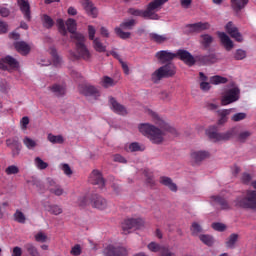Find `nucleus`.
Masks as SVG:
<instances>
[{"label": "nucleus", "instance_id": "nucleus-1", "mask_svg": "<svg viewBox=\"0 0 256 256\" xmlns=\"http://www.w3.org/2000/svg\"><path fill=\"white\" fill-rule=\"evenodd\" d=\"M147 113L154 119V122L156 125H158V127L153 124L143 123L138 126V129L140 133L144 135V137H147V139L151 141V143L154 145H161V143L165 141V132L169 131L170 133H173L175 129L168 126V124L159 118V115L153 112V110H147Z\"/></svg>", "mask_w": 256, "mask_h": 256}, {"label": "nucleus", "instance_id": "nucleus-2", "mask_svg": "<svg viewBox=\"0 0 256 256\" xmlns=\"http://www.w3.org/2000/svg\"><path fill=\"white\" fill-rule=\"evenodd\" d=\"M167 1L169 0H153L148 4L146 10L130 8L128 12L130 15H134V17H143L144 19L158 21L159 14H157V11H160L161 7H163Z\"/></svg>", "mask_w": 256, "mask_h": 256}, {"label": "nucleus", "instance_id": "nucleus-3", "mask_svg": "<svg viewBox=\"0 0 256 256\" xmlns=\"http://www.w3.org/2000/svg\"><path fill=\"white\" fill-rule=\"evenodd\" d=\"M71 39L75 42L76 53L70 50L69 59H71V61H77L79 59L89 61V59H91V52L85 45V36L83 34H74L71 36Z\"/></svg>", "mask_w": 256, "mask_h": 256}, {"label": "nucleus", "instance_id": "nucleus-4", "mask_svg": "<svg viewBox=\"0 0 256 256\" xmlns=\"http://www.w3.org/2000/svg\"><path fill=\"white\" fill-rule=\"evenodd\" d=\"M177 73V66L173 63H167L158 69H156L152 75L151 80L153 83H159L161 79H169V77H174Z\"/></svg>", "mask_w": 256, "mask_h": 256}, {"label": "nucleus", "instance_id": "nucleus-5", "mask_svg": "<svg viewBox=\"0 0 256 256\" xmlns=\"http://www.w3.org/2000/svg\"><path fill=\"white\" fill-rule=\"evenodd\" d=\"M240 97H241V90L239 89V87L234 86L232 88H228L224 90V92L221 95V98H220L221 105L223 107L227 105H231V103H235L239 101Z\"/></svg>", "mask_w": 256, "mask_h": 256}, {"label": "nucleus", "instance_id": "nucleus-6", "mask_svg": "<svg viewBox=\"0 0 256 256\" xmlns=\"http://www.w3.org/2000/svg\"><path fill=\"white\" fill-rule=\"evenodd\" d=\"M236 205L244 209H256V191L249 190L244 197L236 199Z\"/></svg>", "mask_w": 256, "mask_h": 256}, {"label": "nucleus", "instance_id": "nucleus-7", "mask_svg": "<svg viewBox=\"0 0 256 256\" xmlns=\"http://www.w3.org/2000/svg\"><path fill=\"white\" fill-rule=\"evenodd\" d=\"M145 227V220L143 218H127L122 222V229L124 233L131 229H143Z\"/></svg>", "mask_w": 256, "mask_h": 256}, {"label": "nucleus", "instance_id": "nucleus-8", "mask_svg": "<svg viewBox=\"0 0 256 256\" xmlns=\"http://www.w3.org/2000/svg\"><path fill=\"white\" fill-rule=\"evenodd\" d=\"M206 134L208 135L209 139L217 143L219 141H229V139L233 137V130L218 133V131L215 128H210L206 131Z\"/></svg>", "mask_w": 256, "mask_h": 256}, {"label": "nucleus", "instance_id": "nucleus-9", "mask_svg": "<svg viewBox=\"0 0 256 256\" xmlns=\"http://www.w3.org/2000/svg\"><path fill=\"white\" fill-rule=\"evenodd\" d=\"M79 93L84 97H92V99H98L101 97V90L91 84H82L79 86Z\"/></svg>", "mask_w": 256, "mask_h": 256}, {"label": "nucleus", "instance_id": "nucleus-10", "mask_svg": "<svg viewBox=\"0 0 256 256\" xmlns=\"http://www.w3.org/2000/svg\"><path fill=\"white\" fill-rule=\"evenodd\" d=\"M211 157V153L205 150H196L191 152L190 161L192 165H201L205 159H209Z\"/></svg>", "mask_w": 256, "mask_h": 256}, {"label": "nucleus", "instance_id": "nucleus-11", "mask_svg": "<svg viewBox=\"0 0 256 256\" xmlns=\"http://www.w3.org/2000/svg\"><path fill=\"white\" fill-rule=\"evenodd\" d=\"M148 249L152 253H160V256H177L175 252H171V249L167 246H161L157 242H151L148 244Z\"/></svg>", "mask_w": 256, "mask_h": 256}, {"label": "nucleus", "instance_id": "nucleus-12", "mask_svg": "<svg viewBox=\"0 0 256 256\" xmlns=\"http://www.w3.org/2000/svg\"><path fill=\"white\" fill-rule=\"evenodd\" d=\"M176 57L180 59V61H183L185 65H188V67H193L195 63H197V57L194 58L191 53L187 50L179 49L176 52Z\"/></svg>", "mask_w": 256, "mask_h": 256}, {"label": "nucleus", "instance_id": "nucleus-13", "mask_svg": "<svg viewBox=\"0 0 256 256\" xmlns=\"http://www.w3.org/2000/svg\"><path fill=\"white\" fill-rule=\"evenodd\" d=\"M155 57L162 64L171 63L173 59H177V53L171 52L169 50H160L155 54Z\"/></svg>", "mask_w": 256, "mask_h": 256}, {"label": "nucleus", "instance_id": "nucleus-14", "mask_svg": "<svg viewBox=\"0 0 256 256\" xmlns=\"http://www.w3.org/2000/svg\"><path fill=\"white\" fill-rule=\"evenodd\" d=\"M186 29L189 33H201L203 31H209L211 24L209 22H197L193 24H187Z\"/></svg>", "mask_w": 256, "mask_h": 256}, {"label": "nucleus", "instance_id": "nucleus-15", "mask_svg": "<svg viewBox=\"0 0 256 256\" xmlns=\"http://www.w3.org/2000/svg\"><path fill=\"white\" fill-rule=\"evenodd\" d=\"M91 206L99 211H105L109 207V202L103 196L94 195L91 199Z\"/></svg>", "mask_w": 256, "mask_h": 256}, {"label": "nucleus", "instance_id": "nucleus-16", "mask_svg": "<svg viewBox=\"0 0 256 256\" xmlns=\"http://www.w3.org/2000/svg\"><path fill=\"white\" fill-rule=\"evenodd\" d=\"M89 183L92 185H97L99 189H103L105 187V179L103 178V174L99 170H94L89 176Z\"/></svg>", "mask_w": 256, "mask_h": 256}, {"label": "nucleus", "instance_id": "nucleus-17", "mask_svg": "<svg viewBox=\"0 0 256 256\" xmlns=\"http://www.w3.org/2000/svg\"><path fill=\"white\" fill-rule=\"evenodd\" d=\"M225 29L232 39H235L238 43H242L243 36L240 34L239 29L233 25V22H228Z\"/></svg>", "mask_w": 256, "mask_h": 256}, {"label": "nucleus", "instance_id": "nucleus-18", "mask_svg": "<svg viewBox=\"0 0 256 256\" xmlns=\"http://www.w3.org/2000/svg\"><path fill=\"white\" fill-rule=\"evenodd\" d=\"M80 3L83 9L86 11L87 15H89V17H92L93 19L97 17L99 12L97 10V7L93 5V2H91V0H80Z\"/></svg>", "mask_w": 256, "mask_h": 256}, {"label": "nucleus", "instance_id": "nucleus-19", "mask_svg": "<svg viewBox=\"0 0 256 256\" xmlns=\"http://www.w3.org/2000/svg\"><path fill=\"white\" fill-rule=\"evenodd\" d=\"M104 255L106 256H127V249L123 247L115 248L112 245L107 246L104 249Z\"/></svg>", "mask_w": 256, "mask_h": 256}, {"label": "nucleus", "instance_id": "nucleus-20", "mask_svg": "<svg viewBox=\"0 0 256 256\" xmlns=\"http://www.w3.org/2000/svg\"><path fill=\"white\" fill-rule=\"evenodd\" d=\"M7 65L12 69H15L19 67V62L11 56H6L0 60V69H2V71H7Z\"/></svg>", "mask_w": 256, "mask_h": 256}, {"label": "nucleus", "instance_id": "nucleus-21", "mask_svg": "<svg viewBox=\"0 0 256 256\" xmlns=\"http://www.w3.org/2000/svg\"><path fill=\"white\" fill-rule=\"evenodd\" d=\"M17 3L18 7H20V11L24 15V19L31 21V6L29 0H17Z\"/></svg>", "mask_w": 256, "mask_h": 256}, {"label": "nucleus", "instance_id": "nucleus-22", "mask_svg": "<svg viewBox=\"0 0 256 256\" xmlns=\"http://www.w3.org/2000/svg\"><path fill=\"white\" fill-rule=\"evenodd\" d=\"M47 187L50 193H52L53 195H56L57 197H61V195L65 193V190H63L61 186H59V184H57V182H55V180L51 178L47 179Z\"/></svg>", "mask_w": 256, "mask_h": 256}, {"label": "nucleus", "instance_id": "nucleus-23", "mask_svg": "<svg viewBox=\"0 0 256 256\" xmlns=\"http://www.w3.org/2000/svg\"><path fill=\"white\" fill-rule=\"evenodd\" d=\"M109 103L111 105V109L114 111V113H117L118 115H127V108L125 106L119 104L117 100L113 97L109 98Z\"/></svg>", "mask_w": 256, "mask_h": 256}, {"label": "nucleus", "instance_id": "nucleus-24", "mask_svg": "<svg viewBox=\"0 0 256 256\" xmlns=\"http://www.w3.org/2000/svg\"><path fill=\"white\" fill-rule=\"evenodd\" d=\"M222 45L225 47L226 51H231L233 49L234 44L231 38L225 34V32H218L217 33Z\"/></svg>", "mask_w": 256, "mask_h": 256}, {"label": "nucleus", "instance_id": "nucleus-25", "mask_svg": "<svg viewBox=\"0 0 256 256\" xmlns=\"http://www.w3.org/2000/svg\"><path fill=\"white\" fill-rule=\"evenodd\" d=\"M149 39L150 41H153V43H157L158 45H161L163 43H167V41H169V35L167 34H158L155 32H152L149 34Z\"/></svg>", "mask_w": 256, "mask_h": 256}, {"label": "nucleus", "instance_id": "nucleus-26", "mask_svg": "<svg viewBox=\"0 0 256 256\" xmlns=\"http://www.w3.org/2000/svg\"><path fill=\"white\" fill-rule=\"evenodd\" d=\"M197 61L202 65H211L213 63H217V56L215 54H209L205 56H198Z\"/></svg>", "mask_w": 256, "mask_h": 256}, {"label": "nucleus", "instance_id": "nucleus-27", "mask_svg": "<svg viewBox=\"0 0 256 256\" xmlns=\"http://www.w3.org/2000/svg\"><path fill=\"white\" fill-rule=\"evenodd\" d=\"M14 47L18 53H21L22 55H27L29 51H31V46L27 44L25 41H19L14 44Z\"/></svg>", "mask_w": 256, "mask_h": 256}, {"label": "nucleus", "instance_id": "nucleus-28", "mask_svg": "<svg viewBox=\"0 0 256 256\" xmlns=\"http://www.w3.org/2000/svg\"><path fill=\"white\" fill-rule=\"evenodd\" d=\"M160 183L165 187H168L170 191L177 192V184L173 183V180L167 176L160 177Z\"/></svg>", "mask_w": 256, "mask_h": 256}, {"label": "nucleus", "instance_id": "nucleus-29", "mask_svg": "<svg viewBox=\"0 0 256 256\" xmlns=\"http://www.w3.org/2000/svg\"><path fill=\"white\" fill-rule=\"evenodd\" d=\"M230 3L232 9L239 13L241 9H245V6L249 3V0H230Z\"/></svg>", "mask_w": 256, "mask_h": 256}, {"label": "nucleus", "instance_id": "nucleus-30", "mask_svg": "<svg viewBox=\"0 0 256 256\" xmlns=\"http://www.w3.org/2000/svg\"><path fill=\"white\" fill-rule=\"evenodd\" d=\"M231 111H235V109L231 108V109H224V110H218L217 113L220 117V119L218 120V125H224V123H227L228 115H231Z\"/></svg>", "mask_w": 256, "mask_h": 256}, {"label": "nucleus", "instance_id": "nucleus-31", "mask_svg": "<svg viewBox=\"0 0 256 256\" xmlns=\"http://www.w3.org/2000/svg\"><path fill=\"white\" fill-rule=\"evenodd\" d=\"M66 26L69 33H71V37H73V35H81V33H77V22L75 19L69 18L66 21Z\"/></svg>", "mask_w": 256, "mask_h": 256}, {"label": "nucleus", "instance_id": "nucleus-32", "mask_svg": "<svg viewBox=\"0 0 256 256\" xmlns=\"http://www.w3.org/2000/svg\"><path fill=\"white\" fill-rule=\"evenodd\" d=\"M49 89L52 91V93H54V95H56V97H63V95H65L67 92L65 86L59 84H54Z\"/></svg>", "mask_w": 256, "mask_h": 256}, {"label": "nucleus", "instance_id": "nucleus-33", "mask_svg": "<svg viewBox=\"0 0 256 256\" xmlns=\"http://www.w3.org/2000/svg\"><path fill=\"white\" fill-rule=\"evenodd\" d=\"M237 241H239V234H231L225 242L227 249H235V245H237Z\"/></svg>", "mask_w": 256, "mask_h": 256}, {"label": "nucleus", "instance_id": "nucleus-34", "mask_svg": "<svg viewBox=\"0 0 256 256\" xmlns=\"http://www.w3.org/2000/svg\"><path fill=\"white\" fill-rule=\"evenodd\" d=\"M46 211L51 215H61V213H63V208L57 204H50L46 206Z\"/></svg>", "mask_w": 256, "mask_h": 256}, {"label": "nucleus", "instance_id": "nucleus-35", "mask_svg": "<svg viewBox=\"0 0 256 256\" xmlns=\"http://www.w3.org/2000/svg\"><path fill=\"white\" fill-rule=\"evenodd\" d=\"M93 47L98 53H105L107 51V46L103 45V42L99 38L93 40Z\"/></svg>", "mask_w": 256, "mask_h": 256}, {"label": "nucleus", "instance_id": "nucleus-36", "mask_svg": "<svg viewBox=\"0 0 256 256\" xmlns=\"http://www.w3.org/2000/svg\"><path fill=\"white\" fill-rule=\"evenodd\" d=\"M200 43L203 47H211V43H213V36L209 34H202L200 36Z\"/></svg>", "mask_w": 256, "mask_h": 256}, {"label": "nucleus", "instance_id": "nucleus-37", "mask_svg": "<svg viewBox=\"0 0 256 256\" xmlns=\"http://www.w3.org/2000/svg\"><path fill=\"white\" fill-rule=\"evenodd\" d=\"M211 201L220 205L221 209H229L227 201L219 196H211Z\"/></svg>", "mask_w": 256, "mask_h": 256}, {"label": "nucleus", "instance_id": "nucleus-38", "mask_svg": "<svg viewBox=\"0 0 256 256\" xmlns=\"http://www.w3.org/2000/svg\"><path fill=\"white\" fill-rule=\"evenodd\" d=\"M23 143L25 147H27L30 151H33V149L37 147V141L33 140L32 138H29V136H25L23 138Z\"/></svg>", "mask_w": 256, "mask_h": 256}, {"label": "nucleus", "instance_id": "nucleus-39", "mask_svg": "<svg viewBox=\"0 0 256 256\" xmlns=\"http://www.w3.org/2000/svg\"><path fill=\"white\" fill-rule=\"evenodd\" d=\"M25 250L29 253L30 256H39V251L33 243H27L24 245Z\"/></svg>", "mask_w": 256, "mask_h": 256}, {"label": "nucleus", "instance_id": "nucleus-40", "mask_svg": "<svg viewBox=\"0 0 256 256\" xmlns=\"http://www.w3.org/2000/svg\"><path fill=\"white\" fill-rule=\"evenodd\" d=\"M210 83L212 85H221V84H225L227 83V78L223 77V76H219V75H216V76H212L210 78Z\"/></svg>", "mask_w": 256, "mask_h": 256}, {"label": "nucleus", "instance_id": "nucleus-41", "mask_svg": "<svg viewBox=\"0 0 256 256\" xmlns=\"http://www.w3.org/2000/svg\"><path fill=\"white\" fill-rule=\"evenodd\" d=\"M199 239L202 241V243H204V245H207L208 247H212L213 243H215V240L211 235H200Z\"/></svg>", "mask_w": 256, "mask_h": 256}, {"label": "nucleus", "instance_id": "nucleus-42", "mask_svg": "<svg viewBox=\"0 0 256 256\" xmlns=\"http://www.w3.org/2000/svg\"><path fill=\"white\" fill-rule=\"evenodd\" d=\"M48 141L53 144H62L65 142V139L61 135H53V134H48Z\"/></svg>", "mask_w": 256, "mask_h": 256}, {"label": "nucleus", "instance_id": "nucleus-43", "mask_svg": "<svg viewBox=\"0 0 256 256\" xmlns=\"http://www.w3.org/2000/svg\"><path fill=\"white\" fill-rule=\"evenodd\" d=\"M101 85H102V87H105L106 89L109 88V87H114L115 80H113L109 76H105V77L102 78Z\"/></svg>", "mask_w": 256, "mask_h": 256}, {"label": "nucleus", "instance_id": "nucleus-44", "mask_svg": "<svg viewBox=\"0 0 256 256\" xmlns=\"http://www.w3.org/2000/svg\"><path fill=\"white\" fill-rule=\"evenodd\" d=\"M190 231L192 235L196 236V235H199V233L203 232V228L201 227V224L197 222H193L191 225Z\"/></svg>", "mask_w": 256, "mask_h": 256}, {"label": "nucleus", "instance_id": "nucleus-45", "mask_svg": "<svg viewBox=\"0 0 256 256\" xmlns=\"http://www.w3.org/2000/svg\"><path fill=\"white\" fill-rule=\"evenodd\" d=\"M34 163L37 167V169L43 170V169H47V167H49V164L45 161H43V159H41L40 157H36L34 159Z\"/></svg>", "mask_w": 256, "mask_h": 256}, {"label": "nucleus", "instance_id": "nucleus-46", "mask_svg": "<svg viewBox=\"0 0 256 256\" xmlns=\"http://www.w3.org/2000/svg\"><path fill=\"white\" fill-rule=\"evenodd\" d=\"M43 25L46 27V29H51L53 25H55V22H53V19L49 15H43L42 17Z\"/></svg>", "mask_w": 256, "mask_h": 256}, {"label": "nucleus", "instance_id": "nucleus-47", "mask_svg": "<svg viewBox=\"0 0 256 256\" xmlns=\"http://www.w3.org/2000/svg\"><path fill=\"white\" fill-rule=\"evenodd\" d=\"M56 25L61 35H67V29L65 28V22L63 21V19H58L56 21Z\"/></svg>", "mask_w": 256, "mask_h": 256}, {"label": "nucleus", "instance_id": "nucleus-48", "mask_svg": "<svg viewBox=\"0 0 256 256\" xmlns=\"http://www.w3.org/2000/svg\"><path fill=\"white\" fill-rule=\"evenodd\" d=\"M115 33L116 35H118V37H120V39H129V37H131V33L130 32H124L123 28H116L115 29Z\"/></svg>", "mask_w": 256, "mask_h": 256}, {"label": "nucleus", "instance_id": "nucleus-49", "mask_svg": "<svg viewBox=\"0 0 256 256\" xmlns=\"http://www.w3.org/2000/svg\"><path fill=\"white\" fill-rule=\"evenodd\" d=\"M51 55L53 57L54 65L56 67H59V65H61L63 60L61 59V57H59V55H57V50L52 49L51 50Z\"/></svg>", "mask_w": 256, "mask_h": 256}, {"label": "nucleus", "instance_id": "nucleus-50", "mask_svg": "<svg viewBox=\"0 0 256 256\" xmlns=\"http://www.w3.org/2000/svg\"><path fill=\"white\" fill-rule=\"evenodd\" d=\"M245 57H247V52H245V50H242V49L236 50L234 54V58L236 59V61H241L245 59Z\"/></svg>", "mask_w": 256, "mask_h": 256}, {"label": "nucleus", "instance_id": "nucleus-51", "mask_svg": "<svg viewBox=\"0 0 256 256\" xmlns=\"http://www.w3.org/2000/svg\"><path fill=\"white\" fill-rule=\"evenodd\" d=\"M14 219L17 221V223H25L26 221L25 214L19 210L15 212Z\"/></svg>", "mask_w": 256, "mask_h": 256}, {"label": "nucleus", "instance_id": "nucleus-52", "mask_svg": "<svg viewBox=\"0 0 256 256\" xmlns=\"http://www.w3.org/2000/svg\"><path fill=\"white\" fill-rule=\"evenodd\" d=\"M6 175H17L19 173V167L16 165H10L5 170Z\"/></svg>", "mask_w": 256, "mask_h": 256}, {"label": "nucleus", "instance_id": "nucleus-53", "mask_svg": "<svg viewBox=\"0 0 256 256\" xmlns=\"http://www.w3.org/2000/svg\"><path fill=\"white\" fill-rule=\"evenodd\" d=\"M251 137V132L249 131H243L238 134V141L241 143H244V141H247Z\"/></svg>", "mask_w": 256, "mask_h": 256}, {"label": "nucleus", "instance_id": "nucleus-54", "mask_svg": "<svg viewBox=\"0 0 256 256\" xmlns=\"http://www.w3.org/2000/svg\"><path fill=\"white\" fill-rule=\"evenodd\" d=\"M247 118V114L244 112L236 113L232 116L231 120L234 122L243 121V119Z\"/></svg>", "mask_w": 256, "mask_h": 256}, {"label": "nucleus", "instance_id": "nucleus-55", "mask_svg": "<svg viewBox=\"0 0 256 256\" xmlns=\"http://www.w3.org/2000/svg\"><path fill=\"white\" fill-rule=\"evenodd\" d=\"M145 148H142L141 145L137 142H133L129 145V151L135 153L136 151H144Z\"/></svg>", "mask_w": 256, "mask_h": 256}, {"label": "nucleus", "instance_id": "nucleus-56", "mask_svg": "<svg viewBox=\"0 0 256 256\" xmlns=\"http://www.w3.org/2000/svg\"><path fill=\"white\" fill-rule=\"evenodd\" d=\"M7 147H10L11 149H14L15 147H19L21 143H19V140L17 139H8L6 140Z\"/></svg>", "mask_w": 256, "mask_h": 256}, {"label": "nucleus", "instance_id": "nucleus-57", "mask_svg": "<svg viewBox=\"0 0 256 256\" xmlns=\"http://www.w3.org/2000/svg\"><path fill=\"white\" fill-rule=\"evenodd\" d=\"M212 229H214V231L223 232L225 229H227V226L223 223L216 222L212 224Z\"/></svg>", "mask_w": 256, "mask_h": 256}, {"label": "nucleus", "instance_id": "nucleus-58", "mask_svg": "<svg viewBox=\"0 0 256 256\" xmlns=\"http://www.w3.org/2000/svg\"><path fill=\"white\" fill-rule=\"evenodd\" d=\"M35 241L38 243H45L47 241V235L43 232H39L35 235Z\"/></svg>", "mask_w": 256, "mask_h": 256}, {"label": "nucleus", "instance_id": "nucleus-59", "mask_svg": "<svg viewBox=\"0 0 256 256\" xmlns=\"http://www.w3.org/2000/svg\"><path fill=\"white\" fill-rule=\"evenodd\" d=\"M97 33V30L92 25L88 26V37L90 41H95V34Z\"/></svg>", "mask_w": 256, "mask_h": 256}, {"label": "nucleus", "instance_id": "nucleus-60", "mask_svg": "<svg viewBox=\"0 0 256 256\" xmlns=\"http://www.w3.org/2000/svg\"><path fill=\"white\" fill-rule=\"evenodd\" d=\"M135 25V20H128L126 22H123L120 27L121 29H132V27Z\"/></svg>", "mask_w": 256, "mask_h": 256}, {"label": "nucleus", "instance_id": "nucleus-61", "mask_svg": "<svg viewBox=\"0 0 256 256\" xmlns=\"http://www.w3.org/2000/svg\"><path fill=\"white\" fill-rule=\"evenodd\" d=\"M9 31V25L5 21H0V35H3Z\"/></svg>", "mask_w": 256, "mask_h": 256}, {"label": "nucleus", "instance_id": "nucleus-62", "mask_svg": "<svg viewBox=\"0 0 256 256\" xmlns=\"http://www.w3.org/2000/svg\"><path fill=\"white\" fill-rule=\"evenodd\" d=\"M70 253L71 255H74V256L81 255V245L76 244L74 247H72Z\"/></svg>", "mask_w": 256, "mask_h": 256}, {"label": "nucleus", "instance_id": "nucleus-63", "mask_svg": "<svg viewBox=\"0 0 256 256\" xmlns=\"http://www.w3.org/2000/svg\"><path fill=\"white\" fill-rule=\"evenodd\" d=\"M21 129L25 131L27 129V125H29V117L24 116L20 121Z\"/></svg>", "mask_w": 256, "mask_h": 256}, {"label": "nucleus", "instance_id": "nucleus-64", "mask_svg": "<svg viewBox=\"0 0 256 256\" xmlns=\"http://www.w3.org/2000/svg\"><path fill=\"white\" fill-rule=\"evenodd\" d=\"M160 99H162L163 101H171V93L167 91H162L160 93Z\"/></svg>", "mask_w": 256, "mask_h": 256}]
</instances>
